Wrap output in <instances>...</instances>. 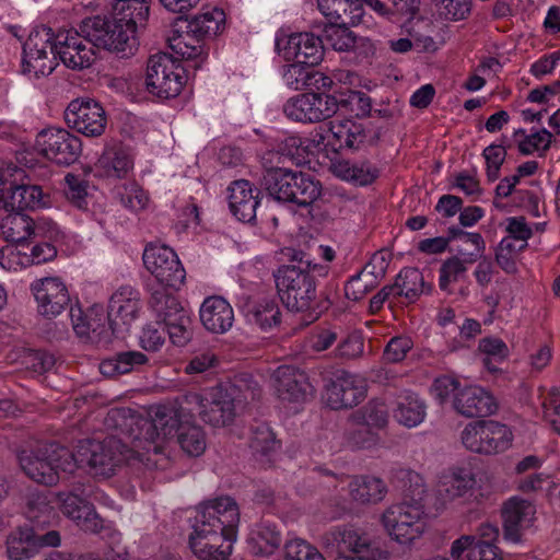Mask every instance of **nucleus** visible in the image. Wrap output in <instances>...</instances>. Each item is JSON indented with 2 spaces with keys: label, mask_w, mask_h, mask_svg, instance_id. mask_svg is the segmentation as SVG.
Here are the masks:
<instances>
[{
  "label": "nucleus",
  "mask_w": 560,
  "mask_h": 560,
  "mask_svg": "<svg viewBox=\"0 0 560 560\" xmlns=\"http://www.w3.org/2000/svg\"><path fill=\"white\" fill-rule=\"evenodd\" d=\"M238 524L240 510L234 499L221 497L201 504L189 535L190 549L200 560H226Z\"/></svg>",
  "instance_id": "f257e3e1"
},
{
  "label": "nucleus",
  "mask_w": 560,
  "mask_h": 560,
  "mask_svg": "<svg viewBox=\"0 0 560 560\" xmlns=\"http://www.w3.org/2000/svg\"><path fill=\"white\" fill-rule=\"evenodd\" d=\"M149 415L150 418L135 417L131 409L114 408L108 411L105 423L121 430L129 427L135 447L159 453L158 440L178 435L184 429V420L172 401L152 407Z\"/></svg>",
  "instance_id": "f03ea898"
},
{
  "label": "nucleus",
  "mask_w": 560,
  "mask_h": 560,
  "mask_svg": "<svg viewBox=\"0 0 560 560\" xmlns=\"http://www.w3.org/2000/svg\"><path fill=\"white\" fill-rule=\"evenodd\" d=\"M281 154L268 151L261 158V187L275 200L306 208L322 195V184L313 175L279 166Z\"/></svg>",
  "instance_id": "7ed1b4c3"
},
{
  "label": "nucleus",
  "mask_w": 560,
  "mask_h": 560,
  "mask_svg": "<svg viewBox=\"0 0 560 560\" xmlns=\"http://www.w3.org/2000/svg\"><path fill=\"white\" fill-rule=\"evenodd\" d=\"M285 256L295 264L283 265L273 273L278 295L291 312L314 313L318 308L317 283L311 262L301 250L287 248Z\"/></svg>",
  "instance_id": "20e7f679"
},
{
  "label": "nucleus",
  "mask_w": 560,
  "mask_h": 560,
  "mask_svg": "<svg viewBox=\"0 0 560 560\" xmlns=\"http://www.w3.org/2000/svg\"><path fill=\"white\" fill-rule=\"evenodd\" d=\"M410 481L409 489L405 490V500L393 504L382 515V523L392 539L400 545H409L423 534L425 529L424 511L421 503L425 489L418 474L401 471Z\"/></svg>",
  "instance_id": "39448f33"
},
{
  "label": "nucleus",
  "mask_w": 560,
  "mask_h": 560,
  "mask_svg": "<svg viewBox=\"0 0 560 560\" xmlns=\"http://www.w3.org/2000/svg\"><path fill=\"white\" fill-rule=\"evenodd\" d=\"M19 463L28 478L45 486H55L75 471L73 452L55 442L23 450L19 454Z\"/></svg>",
  "instance_id": "423d86ee"
},
{
  "label": "nucleus",
  "mask_w": 560,
  "mask_h": 560,
  "mask_svg": "<svg viewBox=\"0 0 560 560\" xmlns=\"http://www.w3.org/2000/svg\"><path fill=\"white\" fill-rule=\"evenodd\" d=\"M46 203L42 186L33 184L23 168L0 170V210L36 209Z\"/></svg>",
  "instance_id": "0eeeda50"
},
{
  "label": "nucleus",
  "mask_w": 560,
  "mask_h": 560,
  "mask_svg": "<svg viewBox=\"0 0 560 560\" xmlns=\"http://www.w3.org/2000/svg\"><path fill=\"white\" fill-rule=\"evenodd\" d=\"M130 452L131 450L115 436H109L103 442L81 441L73 453L75 470L88 466L95 475L109 477L117 466L129 458Z\"/></svg>",
  "instance_id": "6e6552de"
},
{
  "label": "nucleus",
  "mask_w": 560,
  "mask_h": 560,
  "mask_svg": "<svg viewBox=\"0 0 560 560\" xmlns=\"http://www.w3.org/2000/svg\"><path fill=\"white\" fill-rule=\"evenodd\" d=\"M186 83V70L172 55L160 52L147 62L145 86L150 94L168 100L176 97Z\"/></svg>",
  "instance_id": "1a4fd4ad"
},
{
  "label": "nucleus",
  "mask_w": 560,
  "mask_h": 560,
  "mask_svg": "<svg viewBox=\"0 0 560 560\" xmlns=\"http://www.w3.org/2000/svg\"><path fill=\"white\" fill-rule=\"evenodd\" d=\"M55 38L49 27L34 28L23 45L22 71L35 79L49 75L57 66Z\"/></svg>",
  "instance_id": "9d476101"
},
{
  "label": "nucleus",
  "mask_w": 560,
  "mask_h": 560,
  "mask_svg": "<svg viewBox=\"0 0 560 560\" xmlns=\"http://www.w3.org/2000/svg\"><path fill=\"white\" fill-rule=\"evenodd\" d=\"M512 440L510 428L493 420L468 423L462 432V442L467 450L487 455L506 451Z\"/></svg>",
  "instance_id": "9b49d317"
},
{
  "label": "nucleus",
  "mask_w": 560,
  "mask_h": 560,
  "mask_svg": "<svg viewBox=\"0 0 560 560\" xmlns=\"http://www.w3.org/2000/svg\"><path fill=\"white\" fill-rule=\"evenodd\" d=\"M35 148L47 160L63 166L75 163L82 153L81 139L61 127L42 129L36 135Z\"/></svg>",
  "instance_id": "f8f14e48"
},
{
  "label": "nucleus",
  "mask_w": 560,
  "mask_h": 560,
  "mask_svg": "<svg viewBox=\"0 0 560 560\" xmlns=\"http://www.w3.org/2000/svg\"><path fill=\"white\" fill-rule=\"evenodd\" d=\"M143 264L155 277L159 287L179 289L186 278V271L176 253L168 246L150 244L143 252Z\"/></svg>",
  "instance_id": "ddd939ff"
},
{
  "label": "nucleus",
  "mask_w": 560,
  "mask_h": 560,
  "mask_svg": "<svg viewBox=\"0 0 560 560\" xmlns=\"http://www.w3.org/2000/svg\"><path fill=\"white\" fill-rule=\"evenodd\" d=\"M92 494V488L84 485H74L69 492H59L61 512L83 529L92 534H98L104 528V520L96 513L93 504L86 501Z\"/></svg>",
  "instance_id": "4468645a"
},
{
  "label": "nucleus",
  "mask_w": 560,
  "mask_h": 560,
  "mask_svg": "<svg viewBox=\"0 0 560 560\" xmlns=\"http://www.w3.org/2000/svg\"><path fill=\"white\" fill-rule=\"evenodd\" d=\"M503 539L512 544H523L526 533L536 521V506L521 497L508 499L501 508Z\"/></svg>",
  "instance_id": "2eb2a0df"
},
{
  "label": "nucleus",
  "mask_w": 560,
  "mask_h": 560,
  "mask_svg": "<svg viewBox=\"0 0 560 560\" xmlns=\"http://www.w3.org/2000/svg\"><path fill=\"white\" fill-rule=\"evenodd\" d=\"M67 125L86 137H100L106 128L107 118L103 106L92 98H77L65 110Z\"/></svg>",
  "instance_id": "dca6fc26"
},
{
  "label": "nucleus",
  "mask_w": 560,
  "mask_h": 560,
  "mask_svg": "<svg viewBox=\"0 0 560 560\" xmlns=\"http://www.w3.org/2000/svg\"><path fill=\"white\" fill-rule=\"evenodd\" d=\"M60 541L58 530L42 533L36 527H19L7 539V552L11 560H25L44 547H58Z\"/></svg>",
  "instance_id": "f3484780"
},
{
  "label": "nucleus",
  "mask_w": 560,
  "mask_h": 560,
  "mask_svg": "<svg viewBox=\"0 0 560 560\" xmlns=\"http://www.w3.org/2000/svg\"><path fill=\"white\" fill-rule=\"evenodd\" d=\"M69 316L77 336L97 345L106 346L114 335L121 332L120 329H114L107 315L98 307H92L88 314H83L80 307L71 306Z\"/></svg>",
  "instance_id": "a211bd4d"
},
{
  "label": "nucleus",
  "mask_w": 560,
  "mask_h": 560,
  "mask_svg": "<svg viewBox=\"0 0 560 560\" xmlns=\"http://www.w3.org/2000/svg\"><path fill=\"white\" fill-rule=\"evenodd\" d=\"M83 33L75 30H63L56 34L55 58L69 69L81 70L94 60L93 46L86 44Z\"/></svg>",
  "instance_id": "6ab92c4d"
},
{
  "label": "nucleus",
  "mask_w": 560,
  "mask_h": 560,
  "mask_svg": "<svg viewBox=\"0 0 560 560\" xmlns=\"http://www.w3.org/2000/svg\"><path fill=\"white\" fill-rule=\"evenodd\" d=\"M272 383L282 401L305 402L314 394L307 374L294 366H279L273 373Z\"/></svg>",
  "instance_id": "aec40b11"
},
{
  "label": "nucleus",
  "mask_w": 560,
  "mask_h": 560,
  "mask_svg": "<svg viewBox=\"0 0 560 560\" xmlns=\"http://www.w3.org/2000/svg\"><path fill=\"white\" fill-rule=\"evenodd\" d=\"M365 385L357 375L341 371L335 380L326 386L325 400L335 410L352 408L365 396Z\"/></svg>",
  "instance_id": "412c9836"
},
{
  "label": "nucleus",
  "mask_w": 560,
  "mask_h": 560,
  "mask_svg": "<svg viewBox=\"0 0 560 560\" xmlns=\"http://www.w3.org/2000/svg\"><path fill=\"white\" fill-rule=\"evenodd\" d=\"M140 308L139 291L131 285H121L109 299L107 318L114 329H120L124 332L138 317Z\"/></svg>",
  "instance_id": "4be33fe9"
},
{
  "label": "nucleus",
  "mask_w": 560,
  "mask_h": 560,
  "mask_svg": "<svg viewBox=\"0 0 560 560\" xmlns=\"http://www.w3.org/2000/svg\"><path fill=\"white\" fill-rule=\"evenodd\" d=\"M38 312L55 317L70 306V295L66 284L58 278H45L32 284Z\"/></svg>",
  "instance_id": "5701e85b"
},
{
  "label": "nucleus",
  "mask_w": 560,
  "mask_h": 560,
  "mask_svg": "<svg viewBox=\"0 0 560 560\" xmlns=\"http://www.w3.org/2000/svg\"><path fill=\"white\" fill-rule=\"evenodd\" d=\"M328 132L331 136V149L336 152L343 149L358 150L366 142L374 144L380 132L366 131L361 122L352 119L329 121Z\"/></svg>",
  "instance_id": "b1692460"
},
{
  "label": "nucleus",
  "mask_w": 560,
  "mask_h": 560,
  "mask_svg": "<svg viewBox=\"0 0 560 560\" xmlns=\"http://www.w3.org/2000/svg\"><path fill=\"white\" fill-rule=\"evenodd\" d=\"M282 51L287 60L314 67L324 56L323 39L312 33H294L287 38Z\"/></svg>",
  "instance_id": "393cba45"
},
{
  "label": "nucleus",
  "mask_w": 560,
  "mask_h": 560,
  "mask_svg": "<svg viewBox=\"0 0 560 560\" xmlns=\"http://www.w3.org/2000/svg\"><path fill=\"white\" fill-rule=\"evenodd\" d=\"M453 408L466 418H475L492 415L498 406L494 397L482 387L466 386L456 393Z\"/></svg>",
  "instance_id": "a878e982"
},
{
  "label": "nucleus",
  "mask_w": 560,
  "mask_h": 560,
  "mask_svg": "<svg viewBox=\"0 0 560 560\" xmlns=\"http://www.w3.org/2000/svg\"><path fill=\"white\" fill-rule=\"evenodd\" d=\"M331 535L337 544L339 556H343L342 553L345 552H351L357 555L355 557L383 558L384 551L365 533H360L353 528L338 527L331 532Z\"/></svg>",
  "instance_id": "bb28decb"
},
{
  "label": "nucleus",
  "mask_w": 560,
  "mask_h": 560,
  "mask_svg": "<svg viewBox=\"0 0 560 560\" xmlns=\"http://www.w3.org/2000/svg\"><path fill=\"white\" fill-rule=\"evenodd\" d=\"M231 212L242 222L252 223L259 206V191L248 180H235L229 188Z\"/></svg>",
  "instance_id": "cd10ccee"
},
{
  "label": "nucleus",
  "mask_w": 560,
  "mask_h": 560,
  "mask_svg": "<svg viewBox=\"0 0 560 560\" xmlns=\"http://www.w3.org/2000/svg\"><path fill=\"white\" fill-rule=\"evenodd\" d=\"M317 5L327 24L368 25L364 8L358 0H317Z\"/></svg>",
  "instance_id": "c85d7f7f"
},
{
  "label": "nucleus",
  "mask_w": 560,
  "mask_h": 560,
  "mask_svg": "<svg viewBox=\"0 0 560 560\" xmlns=\"http://www.w3.org/2000/svg\"><path fill=\"white\" fill-rule=\"evenodd\" d=\"M200 320L205 328L214 334H224L233 325L234 312L226 300L209 296L200 306Z\"/></svg>",
  "instance_id": "c756f323"
},
{
  "label": "nucleus",
  "mask_w": 560,
  "mask_h": 560,
  "mask_svg": "<svg viewBox=\"0 0 560 560\" xmlns=\"http://www.w3.org/2000/svg\"><path fill=\"white\" fill-rule=\"evenodd\" d=\"M235 417L234 398L223 387L212 388L206 398L202 420L212 427L230 424Z\"/></svg>",
  "instance_id": "7c9ffc66"
},
{
  "label": "nucleus",
  "mask_w": 560,
  "mask_h": 560,
  "mask_svg": "<svg viewBox=\"0 0 560 560\" xmlns=\"http://www.w3.org/2000/svg\"><path fill=\"white\" fill-rule=\"evenodd\" d=\"M110 15L139 38L147 27L150 7L145 0H117Z\"/></svg>",
  "instance_id": "2f4dec72"
},
{
  "label": "nucleus",
  "mask_w": 560,
  "mask_h": 560,
  "mask_svg": "<svg viewBox=\"0 0 560 560\" xmlns=\"http://www.w3.org/2000/svg\"><path fill=\"white\" fill-rule=\"evenodd\" d=\"M24 209L7 211L0 224L4 241L25 247V242L36 236L34 220L23 212Z\"/></svg>",
  "instance_id": "473e14b6"
},
{
  "label": "nucleus",
  "mask_w": 560,
  "mask_h": 560,
  "mask_svg": "<svg viewBox=\"0 0 560 560\" xmlns=\"http://www.w3.org/2000/svg\"><path fill=\"white\" fill-rule=\"evenodd\" d=\"M225 22V13L217 7L202 8L191 20L187 21V37L201 42L215 36Z\"/></svg>",
  "instance_id": "72a5a7b5"
},
{
  "label": "nucleus",
  "mask_w": 560,
  "mask_h": 560,
  "mask_svg": "<svg viewBox=\"0 0 560 560\" xmlns=\"http://www.w3.org/2000/svg\"><path fill=\"white\" fill-rule=\"evenodd\" d=\"M424 401L410 390L400 392L394 402L393 416L398 423L413 428L419 425L425 417Z\"/></svg>",
  "instance_id": "f704fd0d"
},
{
  "label": "nucleus",
  "mask_w": 560,
  "mask_h": 560,
  "mask_svg": "<svg viewBox=\"0 0 560 560\" xmlns=\"http://www.w3.org/2000/svg\"><path fill=\"white\" fill-rule=\"evenodd\" d=\"M476 485L475 475L469 467H455L442 475L438 483V493L443 500L463 497Z\"/></svg>",
  "instance_id": "c9c22d12"
},
{
  "label": "nucleus",
  "mask_w": 560,
  "mask_h": 560,
  "mask_svg": "<svg viewBox=\"0 0 560 560\" xmlns=\"http://www.w3.org/2000/svg\"><path fill=\"white\" fill-rule=\"evenodd\" d=\"M348 488L351 499L359 504H376L387 493V487L381 478L366 475L353 477Z\"/></svg>",
  "instance_id": "e433bc0d"
},
{
  "label": "nucleus",
  "mask_w": 560,
  "mask_h": 560,
  "mask_svg": "<svg viewBox=\"0 0 560 560\" xmlns=\"http://www.w3.org/2000/svg\"><path fill=\"white\" fill-rule=\"evenodd\" d=\"M133 161L122 148L106 150L97 162V170L102 176L108 178H124L132 170Z\"/></svg>",
  "instance_id": "4c0bfd02"
},
{
  "label": "nucleus",
  "mask_w": 560,
  "mask_h": 560,
  "mask_svg": "<svg viewBox=\"0 0 560 560\" xmlns=\"http://www.w3.org/2000/svg\"><path fill=\"white\" fill-rule=\"evenodd\" d=\"M248 445L256 460L266 464L279 448V442L266 423H258L250 429Z\"/></svg>",
  "instance_id": "58836bf2"
},
{
  "label": "nucleus",
  "mask_w": 560,
  "mask_h": 560,
  "mask_svg": "<svg viewBox=\"0 0 560 560\" xmlns=\"http://www.w3.org/2000/svg\"><path fill=\"white\" fill-rule=\"evenodd\" d=\"M148 362V357L140 351H122L113 358L103 360L100 364V371L103 375L113 377L137 371Z\"/></svg>",
  "instance_id": "ea45409f"
},
{
  "label": "nucleus",
  "mask_w": 560,
  "mask_h": 560,
  "mask_svg": "<svg viewBox=\"0 0 560 560\" xmlns=\"http://www.w3.org/2000/svg\"><path fill=\"white\" fill-rule=\"evenodd\" d=\"M80 27L88 44L112 51L115 39L114 33L110 32L112 27L108 25L107 16L96 15L88 18L82 21Z\"/></svg>",
  "instance_id": "a19ab883"
},
{
  "label": "nucleus",
  "mask_w": 560,
  "mask_h": 560,
  "mask_svg": "<svg viewBox=\"0 0 560 560\" xmlns=\"http://www.w3.org/2000/svg\"><path fill=\"white\" fill-rule=\"evenodd\" d=\"M25 515L32 523L31 527H36L39 532L45 533V526L50 524L56 513L47 495L34 491L27 495Z\"/></svg>",
  "instance_id": "79ce46f5"
},
{
  "label": "nucleus",
  "mask_w": 560,
  "mask_h": 560,
  "mask_svg": "<svg viewBox=\"0 0 560 560\" xmlns=\"http://www.w3.org/2000/svg\"><path fill=\"white\" fill-rule=\"evenodd\" d=\"M166 288L153 289L149 301L150 307L158 318L156 322L163 323V325L179 316V314L186 313L177 298L171 294Z\"/></svg>",
  "instance_id": "37998d69"
},
{
  "label": "nucleus",
  "mask_w": 560,
  "mask_h": 560,
  "mask_svg": "<svg viewBox=\"0 0 560 560\" xmlns=\"http://www.w3.org/2000/svg\"><path fill=\"white\" fill-rule=\"evenodd\" d=\"M394 287L397 295L404 296L408 302H415L422 293L430 291L422 272L413 267L401 269L395 279Z\"/></svg>",
  "instance_id": "c03bdc74"
},
{
  "label": "nucleus",
  "mask_w": 560,
  "mask_h": 560,
  "mask_svg": "<svg viewBox=\"0 0 560 560\" xmlns=\"http://www.w3.org/2000/svg\"><path fill=\"white\" fill-rule=\"evenodd\" d=\"M247 318L260 329L268 330L281 323V311L275 299H264L248 310Z\"/></svg>",
  "instance_id": "a18cd8bd"
},
{
  "label": "nucleus",
  "mask_w": 560,
  "mask_h": 560,
  "mask_svg": "<svg viewBox=\"0 0 560 560\" xmlns=\"http://www.w3.org/2000/svg\"><path fill=\"white\" fill-rule=\"evenodd\" d=\"M340 173L343 179L359 186L371 185L380 176L377 166L368 160L346 162L340 165Z\"/></svg>",
  "instance_id": "49530a36"
},
{
  "label": "nucleus",
  "mask_w": 560,
  "mask_h": 560,
  "mask_svg": "<svg viewBox=\"0 0 560 560\" xmlns=\"http://www.w3.org/2000/svg\"><path fill=\"white\" fill-rule=\"evenodd\" d=\"M351 25L326 24L320 38L337 51H349L355 47L357 35L349 30Z\"/></svg>",
  "instance_id": "de8ad7c7"
},
{
  "label": "nucleus",
  "mask_w": 560,
  "mask_h": 560,
  "mask_svg": "<svg viewBox=\"0 0 560 560\" xmlns=\"http://www.w3.org/2000/svg\"><path fill=\"white\" fill-rule=\"evenodd\" d=\"M311 93L295 95L287 101L283 113L292 120L301 122H317L315 107Z\"/></svg>",
  "instance_id": "09e8293b"
},
{
  "label": "nucleus",
  "mask_w": 560,
  "mask_h": 560,
  "mask_svg": "<svg viewBox=\"0 0 560 560\" xmlns=\"http://www.w3.org/2000/svg\"><path fill=\"white\" fill-rule=\"evenodd\" d=\"M108 25H110V32L114 33L115 43L112 46V52L117 54L121 58L132 56L139 46V38L127 30L120 23H116V19L107 16Z\"/></svg>",
  "instance_id": "8fccbe9b"
},
{
  "label": "nucleus",
  "mask_w": 560,
  "mask_h": 560,
  "mask_svg": "<svg viewBox=\"0 0 560 560\" xmlns=\"http://www.w3.org/2000/svg\"><path fill=\"white\" fill-rule=\"evenodd\" d=\"M357 423H365L373 429H381L388 421V410L382 400H371L352 415Z\"/></svg>",
  "instance_id": "3c124183"
},
{
  "label": "nucleus",
  "mask_w": 560,
  "mask_h": 560,
  "mask_svg": "<svg viewBox=\"0 0 560 560\" xmlns=\"http://www.w3.org/2000/svg\"><path fill=\"white\" fill-rule=\"evenodd\" d=\"M346 442L353 448H369L377 443L378 436L373 428L365 423H357L353 417L348 420Z\"/></svg>",
  "instance_id": "603ef678"
},
{
  "label": "nucleus",
  "mask_w": 560,
  "mask_h": 560,
  "mask_svg": "<svg viewBox=\"0 0 560 560\" xmlns=\"http://www.w3.org/2000/svg\"><path fill=\"white\" fill-rule=\"evenodd\" d=\"M184 420V425L194 424L196 415L202 419L206 399L199 393H186L172 401Z\"/></svg>",
  "instance_id": "864d4df0"
},
{
  "label": "nucleus",
  "mask_w": 560,
  "mask_h": 560,
  "mask_svg": "<svg viewBox=\"0 0 560 560\" xmlns=\"http://www.w3.org/2000/svg\"><path fill=\"white\" fill-rule=\"evenodd\" d=\"M331 136L328 132V125L320 126L314 129L308 137L298 138L291 137L288 139L290 147H295L298 150H303L307 153H314L315 151L323 150L326 145L331 147Z\"/></svg>",
  "instance_id": "5fc2aeb1"
},
{
  "label": "nucleus",
  "mask_w": 560,
  "mask_h": 560,
  "mask_svg": "<svg viewBox=\"0 0 560 560\" xmlns=\"http://www.w3.org/2000/svg\"><path fill=\"white\" fill-rule=\"evenodd\" d=\"M464 258L453 256L443 261L440 267L439 287L442 291H448L451 283L457 282L467 271L466 256L462 250H458Z\"/></svg>",
  "instance_id": "6e6d98bb"
},
{
  "label": "nucleus",
  "mask_w": 560,
  "mask_h": 560,
  "mask_svg": "<svg viewBox=\"0 0 560 560\" xmlns=\"http://www.w3.org/2000/svg\"><path fill=\"white\" fill-rule=\"evenodd\" d=\"M182 450L189 456H200L206 450V436L202 429L195 424H186L177 435Z\"/></svg>",
  "instance_id": "4d7b16f0"
},
{
  "label": "nucleus",
  "mask_w": 560,
  "mask_h": 560,
  "mask_svg": "<svg viewBox=\"0 0 560 560\" xmlns=\"http://www.w3.org/2000/svg\"><path fill=\"white\" fill-rule=\"evenodd\" d=\"M164 326L171 342L177 347L186 346L192 337L191 319L187 312L165 323Z\"/></svg>",
  "instance_id": "13d9d810"
},
{
  "label": "nucleus",
  "mask_w": 560,
  "mask_h": 560,
  "mask_svg": "<svg viewBox=\"0 0 560 560\" xmlns=\"http://www.w3.org/2000/svg\"><path fill=\"white\" fill-rule=\"evenodd\" d=\"M253 540L259 548V551L265 555L272 553L277 549L282 539L281 534L275 524L262 522L258 525L254 533Z\"/></svg>",
  "instance_id": "bf43d9fd"
},
{
  "label": "nucleus",
  "mask_w": 560,
  "mask_h": 560,
  "mask_svg": "<svg viewBox=\"0 0 560 560\" xmlns=\"http://www.w3.org/2000/svg\"><path fill=\"white\" fill-rule=\"evenodd\" d=\"M377 256H374L373 261L369 262L361 271L350 277L345 284V295L348 300L360 301L366 293L373 288L374 281L368 280L365 271L376 260Z\"/></svg>",
  "instance_id": "052dcab7"
},
{
  "label": "nucleus",
  "mask_w": 560,
  "mask_h": 560,
  "mask_svg": "<svg viewBox=\"0 0 560 560\" xmlns=\"http://www.w3.org/2000/svg\"><path fill=\"white\" fill-rule=\"evenodd\" d=\"M341 108L353 113L357 117H366L371 115L372 102L370 96L361 91H348L340 93Z\"/></svg>",
  "instance_id": "680f3d73"
},
{
  "label": "nucleus",
  "mask_w": 560,
  "mask_h": 560,
  "mask_svg": "<svg viewBox=\"0 0 560 560\" xmlns=\"http://www.w3.org/2000/svg\"><path fill=\"white\" fill-rule=\"evenodd\" d=\"M66 198L77 208L86 209L88 207V187L89 184L79 175L67 174L65 177Z\"/></svg>",
  "instance_id": "e2e57ef3"
},
{
  "label": "nucleus",
  "mask_w": 560,
  "mask_h": 560,
  "mask_svg": "<svg viewBox=\"0 0 560 560\" xmlns=\"http://www.w3.org/2000/svg\"><path fill=\"white\" fill-rule=\"evenodd\" d=\"M445 238H448V243L452 240L460 238L465 243L474 245L475 249L466 256L467 262H475L483 256L486 244L483 237L479 233L465 232L460 228L453 225L447 229V236Z\"/></svg>",
  "instance_id": "0e129e2a"
},
{
  "label": "nucleus",
  "mask_w": 560,
  "mask_h": 560,
  "mask_svg": "<svg viewBox=\"0 0 560 560\" xmlns=\"http://www.w3.org/2000/svg\"><path fill=\"white\" fill-rule=\"evenodd\" d=\"M28 245L21 247L16 244H9L0 248V266L5 270H18L28 267Z\"/></svg>",
  "instance_id": "69168bd1"
},
{
  "label": "nucleus",
  "mask_w": 560,
  "mask_h": 560,
  "mask_svg": "<svg viewBox=\"0 0 560 560\" xmlns=\"http://www.w3.org/2000/svg\"><path fill=\"white\" fill-rule=\"evenodd\" d=\"M311 94L315 107L316 121L328 119L341 109L340 95L336 96L324 92Z\"/></svg>",
  "instance_id": "338daca9"
},
{
  "label": "nucleus",
  "mask_w": 560,
  "mask_h": 560,
  "mask_svg": "<svg viewBox=\"0 0 560 560\" xmlns=\"http://www.w3.org/2000/svg\"><path fill=\"white\" fill-rule=\"evenodd\" d=\"M165 326L155 322L147 325L140 336L141 347L147 351H158L165 342Z\"/></svg>",
  "instance_id": "774afa93"
}]
</instances>
